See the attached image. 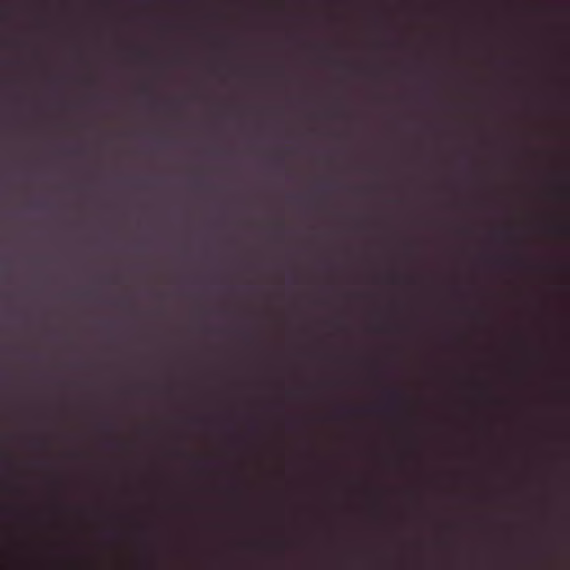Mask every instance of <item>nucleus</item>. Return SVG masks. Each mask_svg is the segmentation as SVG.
Instances as JSON below:
<instances>
[{
	"label": "nucleus",
	"instance_id": "f257e3e1",
	"mask_svg": "<svg viewBox=\"0 0 570 570\" xmlns=\"http://www.w3.org/2000/svg\"><path fill=\"white\" fill-rule=\"evenodd\" d=\"M72 567L76 570H98L92 563H73Z\"/></svg>",
	"mask_w": 570,
	"mask_h": 570
},
{
	"label": "nucleus",
	"instance_id": "f03ea898",
	"mask_svg": "<svg viewBox=\"0 0 570 570\" xmlns=\"http://www.w3.org/2000/svg\"><path fill=\"white\" fill-rule=\"evenodd\" d=\"M391 397L394 400V401H397V402H401L403 401V395L400 391H396V390H393L391 392Z\"/></svg>",
	"mask_w": 570,
	"mask_h": 570
},
{
	"label": "nucleus",
	"instance_id": "7ed1b4c3",
	"mask_svg": "<svg viewBox=\"0 0 570 570\" xmlns=\"http://www.w3.org/2000/svg\"><path fill=\"white\" fill-rule=\"evenodd\" d=\"M142 570H157V564L155 562H148L144 566Z\"/></svg>",
	"mask_w": 570,
	"mask_h": 570
}]
</instances>
